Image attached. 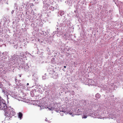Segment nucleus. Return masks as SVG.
Segmentation results:
<instances>
[{
    "label": "nucleus",
    "instance_id": "nucleus-4",
    "mask_svg": "<svg viewBox=\"0 0 123 123\" xmlns=\"http://www.w3.org/2000/svg\"><path fill=\"white\" fill-rule=\"evenodd\" d=\"M93 82L94 81L92 80L88 79L86 81V84L88 85H92Z\"/></svg>",
    "mask_w": 123,
    "mask_h": 123
},
{
    "label": "nucleus",
    "instance_id": "nucleus-8",
    "mask_svg": "<svg viewBox=\"0 0 123 123\" xmlns=\"http://www.w3.org/2000/svg\"><path fill=\"white\" fill-rule=\"evenodd\" d=\"M18 117L20 119H21L23 117V114L21 112H19L18 113Z\"/></svg>",
    "mask_w": 123,
    "mask_h": 123
},
{
    "label": "nucleus",
    "instance_id": "nucleus-5",
    "mask_svg": "<svg viewBox=\"0 0 123 123\" xmlns=\"http://www.w3.org/2000/svg\"><path fill=\"white\" fill-rule=\"evenodd\" d=\"M90 116L89 113L87 111L84 112L83 113L82 115V118H86L87 117V116Z\"/></svg>",
    "mask_w": 123,
    "mask_h": 123
},
{
    "label": "nucleus",
    "instance_id": "nucleus-14",
    "mask_svg": "<svg viewBox=\"0 0 123 123\" xmlns=\"http://www.w3.org/2000/svg\"><path fill=\"white\" fill-rule=\"evenodd\" d=\"M59 111L60 112H61V111Z\"/></svg>",
    "mask_w": 123,
    "mask_h": 123
},
{
    "label": "nucleus",
    "instance_id": "nucleus-15",
    "mask_svg": "<svg viewBox=\"0 0 123 123\" xmlns=\"http://www.w3.org/2000/svg\"><path fill=\"white\" fill-rule=\"evenodd\" d=\"M63 13H62V14L63 15Z\"/></svg>",
    "mask_w": 123,
    "mask_h": 123
},
{
    "label": "nucleus",
    "instance_id": "nucleus-3",
    "mask_svg": "<svg viewBox=\"0 0 123 123\" xmlns=\"http://www.w3.org/2000/svg\"><path fill=\"white\" fill-rule=\"evenodd\" d=\"M49 74L52 75V77H54L56 74V73L54 70L52 68H50L49 69Z\"/></svg>",
    "mask_w": 123,
    "mask_h": 123
},
{
    "label": "nucleus",
    "instance_id": "nucleus-11",
    "mask_svg": "<svg viewBox=\"0 0 123 123\" xmlns=\"http://www.w3.org/2000/svg\"><path fill=\"white\" fill-rule=\"evenodd\" d=\"M84 104H86L87 103V101L86 100H84Z\"/></svg>",
    "mask_w": 123,
    "mask_h": 123
},
{
    "label": "nucleus",
    "instance_id": "nucleus-12",
    "mask_svg": "<svg viewBox=\"0 0 123 123\" xmlns=\"http://www.w3.org/2000/svg\"><path fill=\"white\" fill-rule=\"evenodd\" d=\"M64 68H66V67L65 66H64Z\"/></svg>",
    "mask_w": 123,
    "mask_h": 123
},
{
    "label": "nucleus",
    "instance_id": "nucleus-1",
    "mask_svg": "<svg viewBox=\"0 0 123 123\" xmlns=\"http://www.w3.org/2000/svg\"><path fill=\"white\" fill-rule=\"evenodd\" d=\"M9 109L7 108L5 103V101L0 96V110H3L6 111Z\"/></svg>",
    "mask_w": 123,
    "mask_h": 123
},
{
    "label": "nucleus",
    "instance_id": "nucleus-13",
    "mask_svg": "<svg viewBox=\"0 0 123 123\" xmlns=\"http://www.w3.org/2000/svg\"><path fill=\"white\" fill-rule=\"evenodd\" d=\"M27 85H29V84L28 83H27Z\"/></svg>",
    "mask_w": 123,
    "mask_h": 123
},
{
    "label": "nucleus",
    "instance_id": "nucleus-6",
    "mask_svg": "<svg viewBox=\"0 0 123 123\" xmlns=\"http://www.w3.org/2000/svg\"><path fill=\"white\" fill-rule=\"evenodd\" d=\"M109 116L112 119L116 117V115L113 114H109Z\"/></svg>",
    "mask_w": 123,
    "mask_h": 123
},
{
    "label": "nucleus",
    "instance_id": "nucleus-10",
    "mask_svg": "<svg viewBox=\"0 0 123 123\" xmlns=\"http://www.w3.org/2000/svg\"><path fill=\"white\" fill-rule=\"evenodd\" d=\"M54 109H55V108L54 107H51L50 108H48V109L49 110H54Z\"/></svg>",
    "mask_w": 123,
    "mask_h": 123
},
{
    "label": "nucleus",
    "instance_id": "nucleus-7",
    "mask_svg": "<svg viewBox=\"0 0 123 123\" xmlns=\"http://www.w3.org/2000/svg\"><path fill=\"white\" fill-rule=\"evenodd\" d=\"M62 112H63L64 113H65V114H68L69 113L70 115H71L73 117L74 116V114H73V113L71 112H66V111H62ZM76 114H75V115H76Z\"/></svg>",
    "mask_w": 123,
    "mask_h": 123
},
{
    "label": "nucleus",
    "instance_id": "nucleus-9",
    "mask_svg": "<svg viewBox=\"0 0 123 123\" xmlns=\"http://www.w3.org/2000/svg\"><path fill=\"white\" fill-rule=\"evenodd\" d=\"M95 97L97 98H99L100 97V95L99 94L97 93Z\"/></svg>",
    "mask_w": 123,
    "mask_h": 123
},
{
    "label": "nucleus",
    "instance_id": "nucleus-2",
    "mask_svg": "<svg viewBox=\"0 0 123 123\" xmlns=\"http://www.w3.org/2000/svg\"><path fill=\"white\" fill-rule=\"evenodd\" d=\"M12 111H10L9 109H7L6 111H5V115L6 116L5 119L8 120L10 119V118L12 117V116L11 115V112Z\"/></svg>",
    "mask_w": 123,
    "mask_h": 123
}]
</instances>
